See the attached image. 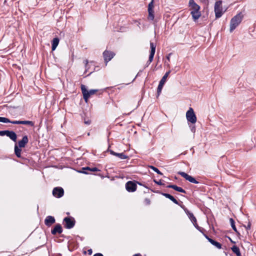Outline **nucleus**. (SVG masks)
<instances>
[{"mask_svg":"<svg viewBox=\"0 0 256 256\" xmlns=\"http://www.w3.org/2000/svg\"><path fill=\"white\" fill-rule=\"evenodd\" d=\"M244 18L242 12H239L236 16H234L230 22V31L232 32L240 24Z\"/></svg>","mask_w":256,"mask_h":256,"instance_id":"1","label":"nucleus"},{"mask_svg":"<svg viewBox=\"0 0 256 256\" xmlns=\"http://www.w3.org/2000/svg\"><path fill=\"white\" fill-rule=\"evenodd\" d=\"M81 90L83 94L84 99L86 102H88V98L91 96L95 94L98 91V90L96 89L88 90L86 89V86L84 84L81 85Z\"/></svg>","mask_w":256,"mask_h":256,"instance_id":"2","label":"nucleus"},{"mask_svg":"<svg viewBox=\"0 0 256 256\" xmlns=\"http://www.w3.org/2000/svg\"><path fill=\"white\" fill-rule=\"evenodd\" d=\"M224 11H223L222 6V1L218 0L214 4V12L216 18H220Z\"/></svg>","mask_w":256,"mask_h":256,"instance_id":"3","label":"nucleus"},{"mask_svg":"<svg viewBox=\"0 0 256 256\" xmlns=\"http://www.w3.org/2000/svg\"><path fill=\"white\" fill-rule=\"evenodd\" d=\"M186 118L188 122L192 124H195L196 122V116L194 112V110L192 108H190L186 112Z\"/></svg>","mask_w":256,"mask_h":256,"instance_id":"4","label":"nucleus"},{"mask_svg":"<svg viewBox=\"0 0 256 256\" xmlns=\"http://www.w3.org/2000/svg\"><path fill=\"white\" fill-rule=\"evenodd\" d=\"M0 136H6L9 137L12 141L16 142L17 136L16 134L14 131H10L8 130H1L0 131Z\"/></svg>","mask_w":256,"mask_h":256,"instance_id":"5","label":"nucleus"},{"mask_svg":"<svg viewBox=\"0 0 256 256\" xmlns=\"http://www.w3.org/2000/svg\"><path fill=\"white\" fill-rule=\"evenodd\" d=\"M170 71L167 72L164 74V75L163 76L162 78L160 80L159 82L158 88H157V97H158L160 95V94L162 92V90L163 88V86H164V83L166 82V78H167L168 76V74H170Z\"/></svg>","mask_w":256,"mask_h":256,"instance_id":"6","label":"nucleus"},{"mask_svg":"<svg viewBox=\"0 0 256 256\" xmlns=\"http://www.w3.org/2000/svg\"><path fill=\"white\" fill-rule=\"evenodd\" d=\"M63 221L64 222V227L68 229L72 228L76 223L74 218L72 217H66Z\"/></svg>","mask_w":256,"mask_h":256,"instance_id":"7","label":"nucleus"},{"mask_svg":"<svg viewBox=\"0 0 256 256\" xmlns=\"http://www.w3.org/2000/svg\"><path fill=\"white\" fill-rule=\"evenodd\" d=\"M137 188L136 184L134 182L128 181L126 184V188L128 192H134Z\"/></svg>","mask_w":256,"mask_h":256,"instance_id":"8","label":"nucleus"},{"mask_svg":"<svg viewBox=\"0 0 256 256\" xmlns=\"http://www.w3.org/2000/svg\"><path fill=\"white\" fill-rule=\"evenodd\" d=\"M178 174L180 175L182 177L184 178L186 180L189 181L190 182L194 184H198V182L197 181L195 178H193L191 176L188 175L184 172H178Z\"/></svg>","mask_w":256,"mask_h":256,"instance_id":"9","label":"nucleus"},{"mask_svg":"<svg viewBox=\"0 0 256 256\" xmlns=\"http://www.w3.org/2000/svg\"><path fill=\"white\" fill-rule=\"evenodd\" d=\"M52 194L56 198H60L64 194V189L61 187H56L52 190Z\"/></svg>","mask_w":256,"mask_h":256,"instance_id":"10","label":"nucleus"},{"mask_svg":"<svg viewBox=\"0 0 256 256\" xmlns=\"http://www.w3.org/2000/svg\"><path fill=\"white\" fill-rule=\"evenodd\" d=\"M115 56V54L111 51L106 50L103 52V56L104 58V62L107 64Z\"/></svg>","mask_w":256,"mask_h":256,"instance_id":"11","label":"nucleus"},{"mask_svg":"<svg viewBox=\"0 0 256 256\" xmlns=\"http://www.w3.org/2000/svg\"><path fill=\"white\" fill-rule=\"evenodd\" d=\"M150 52L148 60V64H150L153 59L156 52V45L152 42H150Z\"/></svg>","mask_w":256,"mask_h":256,"instance_id":"12","label":"nucleus"},{"mask_svg":"<svg viewBox=\"0 0 256 256\" xmlns=\"http://www.w3.org/2000/svg\"><path fill=\"white\" fill-rule=\"evenodd\" d=\"M204 237L208 240V241L212 244L213 246H216L217 248L218 249H220L222 248V244L214 240L213 239L209 238L206 234H204Z\"/></svg>","mask_w":256,"mask_h":256,"instance_id":"13","label":"nucleus"},{"mask_svg":"<svg viewBox=\"0 0 256 256\" xmlns=\"http://www.w3.org/2000/svg\"><path fill=\"white\" fill-rule=\"evenodd\" d=\"M162 196H164L166 198L170 199L172 200L174 203L179 205L181 208H184V205L180 204L178 201L172 195L169 194L161 192L160 193Z\"/></svg>","mask_w":256,"mask_h":256,"instance_id":"14","label":"nucleus"},{"mask_svg":"<svg viewBox=\"0 0 256 256\" xmlns=\"http://www.w3.org/2000/svg\"><path fill=\"white\" fill-rule=\"evenodd\" d=\"M189 6L190 7V12L200 11V6L194 2V0H189Z\"/></svg>","mask_w":256,"mask_h":256,"instance_id":"15","label":"nucleus"},{"mask_svg":"<svg viewBox=\"0 0 256 256\" xmlns=\"http://www.w3.org/2000/svg\"><path fill=\"white\" fill-rule=\"evenodd\" d=\"M56 222L55 218L52 216H48L44 220V224L47 226H50L53 224H54Z\"/></svg>","mask_w":256,"mask_h":256,"instance_id":"16","label":"nucleus"},{"mask_svg":"<svg viewBox=\"0 0 256 256\" xmlns=\"http://www.w3.org/2000/svg\"><path fill=\"white\" fill-rule=\"evenodd\" d=\"M62 232V227L59 224H56L54 228L51 230V233L54 235H55L56 234H60Z\"/></svg>","mask_w":256,"mask_h":256,"instance_id":"17","label":"nucleus"},{"mask_svg":"<svg viewBox=\"0 0 256 256\" xmlns=\"http://www.w3.org/2000/svg\"><path fill=\"white\" fill-rule=\"evenodd\" d=\"M28 139L27 136H23L22 140L18 141V146L20 148H24L26 145L28 143Z\"/></svg>","mask_w":256,"mask_h":256,"instance_id":"18","label":"nucleus"},{"mask_svg":"<svg viewBox=\"0 0 256 256\" xmlns=\"http://www.w3.org/2000/svg\"><path fill=\"white\" fill-rule=\"evenodd\" d=\"M110 154L113 156L118 157L120 158L122 160L127 159L128 158V156L126 154H124L123 152L122 153H117L114 152L112 150H108Z\"/></svg>","mask_w":256,"mask_h":256,"instance_id":"19","label":"nucleus"},{"mask_svg":"<svg viewBox=\"0 0 256 256\" xmlns=\"http://www.w3.org/2000/svg\"><path fill=\"white\" fill-rule=\"evenodd\" d=\"M166 188H172V189L174 190H175L178 191V192L186 194V191L184 190L181 187H179V186H177L176 185L169 184L166 186Z\"/></svg>","mask_w":256,"mask_h":256,"instance_id":"20","label":"nucleus"},{"mask_svg":"<svg viewBox=\"0 0 256 256\" xmlns=\"http://www.w3.org/2000/svg\"><path fill=\"white\" fill-rule=\"evenodd\" d=\"M190 14L192 17L193 20L196 22L201 16V12L200 11H191Z\"/></svg>","mask_w":256,"mask_h":256,"instance_id":"21","label":"nucleus"},{"mask_svg":"<svg viewBox=\"0 0 256 256\" xmlns=\"http://www.w3.org/2000/svg\"><path fill=\"white\" fill-rule=\"evenodd\" d=\"M60 40L58 38H55L52 40V50H54L58 44Z\"/></svg>","mask_w":256,"mask_h":256,"instance_id":"22","label":"nucleus"},{"mask_svg":"<svg viewBox=\"0 0 256 256\" xmlns=\"http://www.w3.org/2000/svg\"><path fill=\"white\" fill-rule=\"evenodd\" d=\"M21 148L18 146L16 144L14 145V154L18 158H21Z\"/></svg>","mask_w":256,"mask_h":256,"instance_id":"23","label":"nucleus"},{"mask_svg":"<svg viewBox=\"0 0 256 256\" xmlns=\"http://www.w3.org/2000/svg\"><path fill=\"white\" fill-rule=\"evenodd\" d=\"M232 251L236 254L237 256H241V253L240 248L236 246H234L231 248Z\"/></svg>","mask_w":256,"mask_h":256,"instance_id":"24","label":"nucleus"},{"mask_svg":"<svg viewBox=\"0 0 256 256\" xmlns=\"http://www.w3.org/2000/svg\"><path fill=\"white\" fill-rule=\"evenodd\" d=\"M230 225L234 230L236 233L238 234H240L239 232L237 230V229L236 228V226H235V222L233 218H230Z\"/></svg>","mask_w":256,"mask_h":256,"instance_id":"25","label":"nucleus"},{"mask_svg":"<svg viewBox=\"0 0 256 256\" xmlns=\"http://www.w3.org/2000/svg\"><path fill=\"white\" fill-rule=\"evenodd\" d=\"M90 168L88 166L84 167L82 168L79 171V172L82 173L84 174H88L89 172L88 171L90 172Z\"/></svg>","mask_w":256,"mask_h":256,"instance_id":"26","label":"nucleus"},{"mask_svg":"<svg viewBox=\"0 0 256 256\" xmlns=\"http://www.w3.org/2000/svg\"><path fill=\"white\" fill-rule=\"evenodd\" d=\"M22 124H26L30 126H34V122L30 120H22Z\"/></svg>","mask_w":256,"mask_h":256,"instance_id":"27","label":"nucleus"},{"mask_svg":"<svg viewBox=\"0 0 256 256\" xmlns=\"http://www.w3.org/2000/svg\"><path fill=\"white\" fill-rule=\"evenodd\" d=\"M188 216L189 218L190 219L191 221L193 222V224L196 223V217L194 216L192 213L188 212Z\"/></svg>","mask_w":256,"mask_h":256,"instance_id":"28","label":"nucleus"},{"mask_svg":"<svg viewBox=\"0 0 256 256\" xmlns=\"http://www.w3.org/2000/svg\"><path fill=\"white\" fill-rule=\"evenodd\" d=\"M149 168L152 170L154 172H156L158 174L162 175V173L156 167L153 166H150Z\"/></svg>","mask_w":256,"mask_h":256,"instance_id":"29","label":"nucleus"},{"mask_svg":"<svg viewBox=\"0 0 256 256\" xmlns=\"http://www.w3.org/2000/svg\"><path fill=\"white\" fill-rule=\"evenodd\" d=\"M194 226L195 228L198 230L200 232H202L203 234L204 233V231L205 230L204 228L199 226L198 224L196 223L194 224Z\"/></svg>","mask_w":256,"mask_h":256,"instance_id":"30","label":"nucleus"},{"mask_svg":"<svg viewBox=\"0 0 256 256\" xmlns=\"http://www.w3.org/2000/svg\"><path fill=\"white\" fill-rule=\"evenodd\" d=\"M148 20H153L154 18V12H148Z\"/></svg>","mask_w":256,"mask_h":256,"instance_id":"31","label":"nucleus"},{"mask_svg":"<svg viewBox=\"0 0 256 256\" xmlns=\"http://www.w3.org/2000/svg\"><path fill=\"white\" fill-rule=\"evenodd\" d=\"M0 122L6 123V122H10V120L6 118L0 117Z\"/></svg>","mask_w":256,"mask_h":256,"instance_id":"32","label":"nucleus"},{"mask_svg":"<svg viewBox=\"0 0 256 256\" xmlns=\"http://www.w3.org/2000/svg\"><path fill=\"white\" fill-rule=\"evenodd\" d=\"M10 123H12V124H22V120H10V122H9Z\"/></svg>","mask_w":256,"mask_h":256,"instance_id":"33","label":"nucleus"},{"mask_svg":"<svg viewBox=\"0 0 256 256\" xmlns=\"http://www.w3.org/2000/svg\"><path fill=\"white\" fill-rule=\"evenodd\" d=\"M144 203L146 205L148 206L150 204V200L148 198H146L144 200Z\"/></svg>","mask_w":256,"mask_h":256,"instance_id":"34","label":"nucleus"},{"mask_svg":"<svg viewBox=\"0 0 256 256\" xmlns=\"http://www.w3.org/2000/svg\"><path fill=\"white\" fill-rule=\"evenodd\" d=\"M154 0H152L148 4V8H154Z\"/></svg>","mask_w":256,"mask_h":256,"instance_id":"35","label":"nucleus"},{"mask_svg":"<svg viewBox=\"0 0 256 256\" xmlns=\"http://www.w3.org/2000/svg\"><path fill=\"white\" fill-rule=\"evenodd\" d=\"M154 182L156 184H157L158 185H160V186H162V185H164V184L163 183H162L161 180H159V181H157L155 180H154Z\"/></svg>","mask_w":256,"mask_h":256,"instance_id":"36","label":"nucleus"},{"mask_svg":"<svg viewBox=\"0 0 256 256\" xmlns=\"http://www.w3.org/2000/svg\"><path fill=\"white\" fill-rule=\"evenodd\" d=\"M100 171V170L96 168H90V172H97Z\"/></svg>","mask_w":256,"mask_h":256,"instance_id":"37","label":"nucleus"},{"mask_svg":"<svg viewBox=\"0 0 256 256\" xmlns=\"http://www.w3.org/2000/svg\"><path fill=\"white\" fill-rule=\"evenodd\" d=\"M84 123L86 124L89 125L91 124V120H84Z\"/></svg>","mask_w":256,"mask_h":256,"instance_id":"38","label":"nucleus"},{"mask_svg":"<svg viewBox=\"0 0 256 256\" xmlns=\"http://www.w3.org/2000/svg\"><path fill=\"white\" fill-rule=\"evenodd\" d=\"M172 54V53H170L169 54H168V55L166 56V59L168 60V62H170V56Z\"/></svg>","mask_w":256,"mask_h":256,"instance_id":"39","label":"nucleus"},{"mask_svg":"<svg viewBox=\"0 0 256 256\" xmlns=\"http://www.w3.org/2000/svg\"><path fill=\"white\" fill-rule=\"evenodd\" d=\"M94 256H104L101 253H96L94 255Z\"/></svg>","mask_w":256,"mask_h":256,"instance_id":"40","label":"nucleus"},{"mask_svg":"<svg viewBox=\"0 0 256 256\" xmlns=\"http://www.w3.org/2000/svg\"><path fill=\"white\" fill-rule=\"evenodd\" d=\"M88 254L89 255H91L92 254V249H90L88 250Z\"/></svg>","mask_w":256,"mask_h":256,"instance_id":"41","label":"nucleus"},{"mask_svg":"<svg viewBox=\"0 0 256 256\" xmlns=\"http://www.w3.org/2000/svg\"><path fill=\"white\" fill-rule=\"evenodd\" d=\"M250 228V224L249 223L248 226L246 227V230H249Z\"/></svg>","mask_w":256,"mask_h":256,"instance_id":"42","label":"nucleus"},{"mask_svg":"<svg viewBox=\"0 0 256 256\" xmlns=\"http://www.w3.org/2000/svg\"><path fill=\"white\" fill-rule=\"evenodd\" d=\"M148 12H154V8H148Z\"/></svg>","mask_w":256,"mask_h":256,"instance_id":"43","label":"nucleus"},{"mask_svg":"<svg viewBox=\"0 0 256 256\" xmlns=\"http://www.w3.org/2000/svg\"><path fill=\"white\" fill-rule=\"evenodd\" d=\"M191 130H192V132H195V130H196V128H195V127H194V126H193V127L192 128Z\"/></svg>","mask_w":256,"mask_h":256,"instance_id":"44","label":"nucleus"},{"mask_svg":"<svg viewBox=\"0 0 256 256\" xmlns=\"http://www.w3.org/2000/svg\"><path fill=\"white\" fill-rule=\"evenodd\" d=\"M137 183H138L139 185L144 186V187H146V188H147V187H146V186H144L142 183L140 182H137Z\"/></svg>","mask_w":256,"mask_h":256,"instance_id":"45","label":"nucleus"},{"mask_svg":"<svg viewBox=\"0 0 256 256\" xmlns=\"http://www.w3.org/2000/svg\"><path fill=\"white\" fill-rule=\"evenodd\" d=\"M132 256H142L141 254H134V255H133Z\"/></svg>","mask_w":256,"mask_h":256,"instance_id":"46","label":"nucleus"},{"mask_svg":"<svg viewBox=\"0 0 256 256\" xmlns=\"http://www.w3.org/2000/svg\"><path fill=\"white\" fill-rule=\"evenodd\" d=\"M88 62L87 60H84V64H85L86 66V65L88 64Z\"/></svg>","mask_w":256,"mask_h":256,"instance_id":"47","label":"nucleus"},{"mask_svg":"<svg viewBox=\"0 0 256 256\" xmlns=\"http://www.w3.org/2000/svg\"><path fill=\"white\" fill-rule=\"evenodd\" d=\"M228 238L231 242L234 243V244L235 243V242L234 241H233L229 237Z\"/></svg>","mask_w":256,"mask_h":256,"instance_id":"48","label":"nucleus"},{"mask_svg":"<svg viewBox=\"0 0 256 256\" xmlns=\"http://www.w3.org/2000/svg\"><path fill=\"white\" fill-rule=\"evenodd\" d=\"M149 64H148V61L146 64V67H148L149 66Z\"/></svg>","mask_w":256,"mask_h":256,"instance_id":"49","label":"nucleus"}]
</instances>
